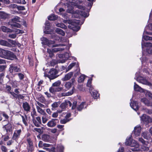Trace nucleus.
<instances>
[{
  "label": "nucleus",
  "mask_w": 152,
  "mask_h": 152,
  "mask_svg": "<svg viewBox=\"0 0 152 152\" xmlns=\"http://www.w3.org/2000/svg\"><path fill=\"white\" fill-rule=\"evenodd\" d=\"M69 2L66 3V6L67 7V12H68L75 14V12L73 10V6H76L77 8L79 9H83L84 10V7L80 5H79L80 4H81L83 2L82 0H67ZM76 13H79V12H76Z\"/></svg>",
  "instance_id": "1"
},
{
  "label": "nucleus",
  "mask_w": 152,
  "mask_h": 152,
  "mask_svg": "<svg viewBox=\"0 0 152 152\" xmlns=\"http://www.w3.org/2000/svg\"><path fill=\"white\" fill-rule=\"evenodd\" d=\"M63 22L66 23L68 24V28L72 29L73 31H78L80 28L79 26L80 21L77 20H74L73 21L71 20H64Z\"/></svg>",
  "instance_id": "2"
},
{
  "label": "nucleus",
  "mask_w": 152,
  "mask_h": 152,
  "mask_svg": "<svg viewBox=\"0 0 152 152\" xmlns=\"http://www.w3.org/2000/svg\"><path fill=\"white\" fill-rule=\"evenodd\" d=\"M130 142H128L127 140L125 142V144L126 145H130L132 148L131 149L133 151H136L139 150V145L137 142L134 140H132L131 136L129 137Z\"/></svg>",
  "instance_id": "3"
},
{
  "label": "nucleus",
  "mask_w": 152,
  "mask_h": 152,
  "mask_svg": "<svg viewBox=\"0 0 152 152\" xmlns=\"http://www.w3.org/2000/svg\"><path fill=\"white\" fill-rule=\"evenodd\" d=\"M41 40L42 41V45H47L50 47H58L59 46H64L65 45L64 44L53 45L54 42V41H50L47 39L46 38L44 37H42L41 38Z\"/></svg>",
  "instance_id": "4"
},
{
  "label": "nucleus",
  "mask_w": 152,
  "mask_h": 152,
  "mask_svg": "<svg viewBox=\"0 0 152 152\" xmlns=\"http://www.w3.org/2000/svg\"><path fill=\"white\" fill-rule=\"evenodd\" d=\"M57 70L54 69H50L48 74L45 72L44 76L48 77L50 80L53 79L57 77Z\"/></svg>",
  "instance_id": "5"
},
{
  "label": "nucleus",
  "mask_w": 152,
  "mask_h": 152,
  "mask_svg": "<svg viewBox=\"0 0 152 152\" xmlns=\"http://www.w3.org/2000/svg\"><path fill=\"white\" fill-rule=\"evenodd\" d=\"M134 79L137 82L142 84L148 86H150L151 85V83L145 78L140 76L138 73L137 72L135 74V77H134Z\"/></svg>",
  "instance_id": "6"
},
{
  "label": "nucleus",
  "mask_w": 152,
  "mask_h": 152,
  "mask_svg": "<svg viewBox=\"0 0 152 152\" xmlns=\"http://www.w3.org/2000/svg\"><path fill=\"white\" fill-rule=\"evenodd\" d=\"M144 46L149 47V48L147 49V51L148 53L152 54V43L149 42L144 43L143 39H142V48H144Z\"/></svg>",
  "instance_id": "7"
},
{
  "label": "nucleus",
  "mask_w": 152,
  "mask_h": 152,
  "mask_svg": "<svg viewBox=\"0 0 152 152\" xmlns=\"http://www.w3.org/2000/svg\"><path fill=\"white\" fill-rule=\"evenodd\" d=\"M26 140L28 143L27 147L28 152H32L34 150L33 143L31 139L29 138H27Z\"/></svg>",
  "instance_id": "8"
},
{
  "label": "nucleus",
  "mask_w": 152,
  "mask_h": 152,
  "mask_svg": "<svg viewBox=\"0 0 152 152\" xmlns=\"http://www.w3.org/2000/svg\"><path fill=\"white\" fill-rule=\"evenodd\" d=\"M139 140L142 144V146L141 149L144 151H147L149 150L148 143L147 142H146L143 139L140 138L139 139Z\"/></svg>",
  "instance_id": "9"
},
{
  "label": "nucleus",
  "mask_w": 152,
  "mask_h": 152,
  "mask_svg": "<svg viewBox=\"0 0 152 152\" xmlns=\"http://www.w3.org/2000/svg\"><path fill=\"white\" fill-rule=\"evenodd\" d=\"M64 49V48H57L53 49L52 50L48 49L47 52L49 54V56L50 57H53V52H57L58 51H62Z\"/></svg>",
  "instance_id": "10"
},
{
  "label": "nucleus",
  "mask_w": 152,
  "mask_h": 152,
  "mask_svg": "<svg viewBox=\"0 0 152 152\" xmlns=\"http://www.w3.org/2000/svg\"><path fill=\"white\" fill-rule=\"evenodd\" d=\"M141 120L146 124H148L152 122V119L148 116L144 114L140 117Z\"/></svg>",
  "instance_id": "11"
},
{
  "label": "nucleus",
  "mask_w": 152,
  "mask_h": 152,
  "mask_svg": "<svg viewBox=\"0 0 152 152\" xmlns=\"http://www.w3.org/2000/svg\"><path fill=\"white\" fill-rule=\"evenodd\" d=\"M71 54L68 53H64V54H60L59 55L60 58H62L63 59L62 60H59V63H64L65 62L66 60H67L71 56Z\"/></svg>",
  "instance_id": "12"
},
{
  "label": "nucleus",
  "mask_w": 152,
  "mask_h": 152,
  "mask_svg": "<svg viewBox=\"0 0 152 152\" xmlns=\"http://www.w3.org/2000/svg\"><path fill=\"white\" fill-rule=\"evenodd\" d=\"M21 129L16 130L14 132L12 139L14 140H17L20 137L21 133Z\"/></svg>",
  "instance_id": "13"
},
{
  "label": "nucleus",
  "mask_w": 152,
  "mask_h": 152,
  "mask_svg": "<svg viewBox=\"0 0 152 152\" xmlns=\"http://www.w3.org/2000/svg\"><path fill=\"white\" fill-rule=\"evenodd\" d=\"M32 121L34 125L37 127H39L42 123L41 118L39 116L32 118Z\"/></svg>",
  "instance_id": "14"
},
{
  "label": "nucleus",
  "mask_w": 152,
  "mask_h": 152,
  "mask_svg": "<svg viewBox=\"0 0 152 152\" xmlns=\"http://www.w3.org/2000/svg\"><path fill=\"white\" fill-rule=\"evenodd\" d=\"M141 130V127L139 125H138L134 127L133 132L136 137H137L140 135Z\"/></svg>",
  "instance_id": "15"
},
{
  "label": "nucleus",
  "mask_w": 152,
  "mask_h": 152,
  "mask_svg": "<svg viewBox=\"0 0 152 152\" xmlns=\"http://www.w3.org/2000/svg\"><path fill=\"white\" fill-rule=\"evenodd\" d=\"M140 59L141 60L142 64V66H145L147 67L149 66V65L151 64V63H149L148 62V60L146 59V57L143 55L142 58H140Z\"/></svg>",
  "instance_id": "16"
},
{
  "label": "nucleus",
  "mask_w": 152,
  "mask_h": 152,
  "mask_svg": "<svg viewBox=\"0 0 152 152\" xmlns=\"http://www.w3.org/2000/svg\"><path fill=\"white\" fill-rule=\"evenodd\" d=\"M73 75L72 72H70L65 75L61 79L63 81H66L69 80Z\"/></svg>",
  "instance_id": "17"
},
{
  "label": "nucleus",
  "mask_w": 152,
  "mask_h": 152,
  "mask_svg": "<svg viewBox=\"0 0 152 152\" xmlns=\"http://www.w3.org/2000/svg\"><path fill=\"white\" fill-rule=\"evenodd\" d=\"M4 56L7 57L11 60H12V59L16 57L15 56L13 53L7 50L6 51V53Z\"/></svg>",
  "instance_id": "18"
},
{
  "label": "nucleus",
  "mask_w": 152,
  "mask_h": 152,
  "mask_svg": "<svg viewBox=\"0 0 152 152\" xmlns=\"http://www.w3.org/2000/svg\"><path fill=\"white\" fill-rule=\"evenodd\" d=\"M57 120V119H51V120L48 122L47 125L50 127H53L55 126L56 125V122H55V121Z\"/></svg>",
  "instance_id": "19"
},
{
  "label": "nucleus",
  "mask_w": 152,
  "mask_h": 152,
  "mask_svg": "<svg viewBox=\"0 0 152 152\" xmlns=\"http://www.w3.org/2000/svg\"><path fill=\"white\" fill-rule=\"evenodd\" d=\"M141 101L146 106L152 107V102H150L148 99L146 98H143L141 99Z\"/></svg>",
  "instance_id": "20"
},
{
  "label": "nucleus",
  "mask_w": 152,
  "mask_h": 152,
  "mask_svg": "<svg viewBox=\"0 0 152 152\" xmlns=\"http://www.w3.org/2000/svg\"><path fill=\"white\" fill-rule=\"evenodd\" d=\"M62 88L61 87H57L56 88H53V86L50 87L49 88V91L52 94H54L55 92H59L62 89Z\"/></svg>",
  "instance_id": "21"
},
{
  "label": "nucleus",
  "mask_w": 152,
  "mask_h": 152,
  "mask_svg": "<svg viewBox=\"0 0 152 152\" xmlns=\"http://www.w3.org/2000/svg\"><path fill=\"white\" fill-rule=\"evenodd\" d=\"M130 106L133 110L136 111L138 109L139 107L138 103L136 101H133L132 102H131L130 104Z\"/></svg>",
  "instance_id": "22"
},
{
  "label": "nucleus",
  "mask_w": 152,
  "mask_h": 152,
  "mask_svg": "<svg viewBox=\"0 0 152 152\" xmlns=\"http://www.w3.org/2000/svg\"><path fill=\"white\" fill-rule=\"evenodd\" d=\"M22 106L24 110L27 112L29 111L30 109V107L28 103L27 102L23 103Z\"/></svg>",
  "instance_id": "23"
},
{
  "label": "nucleus",
  "mask_w": 152,
  "mask_h": 152,
  "mask_svg": "<svg viewBox=\"0 0 152 152\" xmlns=\"http://www.w3.org/2000/svg\"><path fill=\"white\" fill-rule=\"evenodd\" d=\"M92 96L95 99H97L98 97L99 96V94H98L97 91L93 89L92 91H89Z\"/></svg>",
  "instance_id": "24"
},
{
  "label": "nucleus",
  "mask_w": 152,
  "mask_h": 152,
  "mask_svg": "<svg viewBox=\"0 0 152 152\" xmlns=\"http://www.w3.org/2000/svg\"><path fill=\"white\" fill-rule=\"evenodd\" d=\"M0 44L2 45L7 46L8 47H10L11 45L7 41L4 40H0Z\"/></svg>",
  "instance_id": "25"
},
{
  "label": "nucleus",
  "mask_w": 152,
  "mask_h": 152,
  "mask_svg": "<svg viewBox=\"0 0 152 152\" xmlns=\"http://www.w3.org/2000/svg\"><path fill=\"white\" fill-rule=\"evenodd\" d=\"M1 28L2 31L4 32H11L13 31V30L10 29L4 26H1Z\"/></svg>",
  "instance_id": "26"
},
{
  "label": "nucleus",
  "mask_w": 152,
  "mask_h": 152,
  "mask_svg": "<svg viewBox=\"0 0 152 152\" xmlns=\"http://www.w3.org/2000/svg\"><path fill=\"white\" fill-rule=\"evenodd\" d=\"M12 127V125L10 123H8L5 125V127L7 132H10L11 130Z\"/></svg>",
  "instance_id": "27"
},
{
  "label": "nucleus",
  "mask_w": 152,
  "mask_h": 152,
  "mask_svg": "<svg viewBox=\"0 0 152 152\" xmlns=\"http://www.w3.org/2000/svg\"><path fill=\"white\" fill-rule=\"evenodd\" d=\"M8 15L6 13L0 11V19H5L8 17Z\"/></svg>",
  "instance_id": "28"
},
{
  "label": "nucleus",
  "mask_w": 152,
  "mask_h": 152,
  "mask_svg": "<svg viewBox=\"0 0 152 152\" xmlns=\"http://www.w3.org/2000/svg\"><path fill=\"white\" fill-rule=\"evenodd\" d=\"M72 85L70 81L66 82L64 84V86L65 88L66 91L69 90L71 87Z\"/></svg>",
  "instance_id": "29"
},
{
  "label": "nucleus",
  "mask_w": 152,
  "mask_h": 152,
  "mask_svg": "<svg viewBox=\"0 0 152 152\" xmlns=\"http://www.w3.org/2000/svg\"><path fill=\"white\" fill-rule=\"evenodd\" d=\"M142 137H143L145 139L149 140L150 138L149 134L147 132H145L142 133L141 134Z\"/></svg>",
  "instance_id": "30"
},
{
  "label": "nucleus",
  "mask_w": 152,
  "mask_h": 152,
  "mask_svg": "<svg viewBox=\"0 0 152 152\" xmlns=\"http://www.w3.org/2000/svg\"><path fill=\"white\" fill-rule=\"evenodd\" d=\"M92 79H90L88 81L87 84V86L88 87H89V91H92L93 89V88L91 85V81Z\"/></svg>",
  "instance_id": "31"
},
{
  "label": "nucleus",
  "mask_w": 152,
  "mask_h": 152,
  "mask_svg": "<svg viewBox=\"0 0 152 152\" xmlns=\"http://www.w3.org/2000/svg\"><path fill=\"white\" fill-rule=\"evenodd\" d=\"M42 138L43 140L45 142H48L49 140L50 137L49 135L44 134L42 135Z\"/></svg>",
  "instance_id": "32"
},
{
  "label": "nucleus",
  "mask_w": 152,
  "mask_h": 152,
  "mask_svg": "<svg viewBox=\"0 0 152 152\" xmlns=\"http://www.w3.org/2000/svg\"><path fill=\"white\" fill-rule=\"evenodd\" d=\"M21 116L23 123L26 126H27L28 125L27 123L28 120L27 116L25 115L24 116L21 115Z\"/></svg>",
  "instance_id": "33"
},
{
  "label": "nucleus",
  "mask_w": 152,
  "mask_h": 152,
  "mask_svg": "<svg viewBox=\"0 0 152 152\" xmlns=\"http://www.w3.org/2000/svg\"><path fill=\"white\" fill-rule=\"evenodd\" d=\"M36 108L37 111V112L41 114V115H45V113L44 111L40 108L37 105H36Z\"/></svg>",
  "instance_id": "34"
},
{
  "label": "nucleus",
  "mask_w": 152,
  "mask_h": 152,
  "mask_svg": "<svg viewBox=\"0 0 152 152\" xmlns=\"http://www.w3.org/2000/svg\"><path fill=\"white\" fill-rule=\"evenodd\" d=\"M56 31L57 34L63 36H64L65 34V32L62 29L59 28H57L56 30Z\"/></svg>",
  "instance_id": "35"
},
{
  "label": "nucleus",
  "mask_w": 152,
  "mask_h": 152,
  "mask_svg": "<svg viewBox=\"0 0 152 152\" xmlns=\"http://www.w3.org/2000/svg\"><path fill=\"white\" fill-rule=\"evenodd\" d=\"M65 11V10L64 9L62 8H60L59 10V12L58 13L60 15H61L64 18H66V14H63V12Z\"/></svg>",
  "instance_id": "36"
},
{
  "label": "nucleus",
  "mask_w": 152,
  "mask_h": 152,
  "mask_svg": "<svg viewBox=\"0 0 152 152\" xmlns=\"http://www.w3.org/2000/svg\"><path fill=\"white\" fill-rule=\"evenodd\" d=\"M57 16L54 14L50 15L48 18V20H54L57 19Z\"/></svg>",
  "instance_id": "37"
},
{
  "label": "nucleus",
  "mask_w": 152,
  "mask_h": 152,
  "mask_svg": "<svg viewBox=\"0 0 152 152\" xmlns=\"http://www.w3.org/2000/svg\"><path fill=\"white\" fill-rule=\"evenodd\" d=\"M56 26L57 27H60L61 28L66 29L67 28V26L64 24L62 23H58L56 24Z\"/></svg>",
  "instance_id": "38"
},
{
  "label": "nucleus",
  "mask_w": 152,
  "mask_h": 152,
  "mask_svg": "<svg viewBox=\"0 0 152 152\" xmlns=\"http://www.w3.org/2000/svg\"><path fill=\"white\" fill-rule=\"evenodd\" d=\"M86 77V76L84 75H81L78 78V82L80 83L83 82L84 81Z\"/></svg>",
  "instance_id": "39"
},
{
  "label": "nucleus",
  "mask_w": 152,
  "mask_h": 152,
  "mask_svg": "<svg viewBox=\"0 0 152 152\" xmlns=\"http://www.w3.org/2000/svg\"><path fill=\"white\" fill-rule=\"evenodd\" d=\"M85 106H86L85 103L84 102H82L77 107L78 110H81Z\"/></svg>",
  "instance_id": "40"
},
{
  "label": "nucleus",
  "mask_w": 152,
  "mask_h": 152,
  "mask_svg": "<svg viewBox=\"0 0 152 152\" xmlns=\"http://www.w3.org/2000/svg\"><path fill=\"white\" fill-rule=\"evenodd\" d=\"M10 69L14 70L15 72H19L20 71V69L17 66H11Z\"/></svg>",
  "instance_id": "41"
},
{
  "label": "nucleus",
  "mask_w": 152,
  "mask_h": 152,
  "mask_svg": "<svg viewBox=\"0 0 152 152\" xmlns=\"http://www.w3.org/2000/svg\"><path fill=\"white\" fill-rule=\"evenodd\" d=\"M31 115L32 117V118H35V116L37 115L36 112L34 108L32 109V111L31 112Z\"/></svg>",
  "instance_id": "42"
},
{
  "label": "nucleus",
  "mask_w": 152,
  "mask_h": 152,
  "mask_svg": "<svg viewBox=\"0 0 152 152\" xmlns=\"http://www.w3.org/2000/svg\"><path fill=\"white\" fill-rule=\"evenodd\" d=\"M14 2L17 3L18 4H25L26 2L25 0H13Z\"/></svg>",
  "instance_id": "43"
},
{
  "label": "nucleus",
  "mask_w": 152,
  "mask_h": 152,
  "mask_svg": "<svg viewBox=\"0 0 152 152\" xmlns=\"http://www.w3.org/2000/svg\"><path fill=\"white\" fill-rule=\"evenodd\" d=\"M61 83V81L59 80H57L52 84V86L53 87L59 86Z\"/></svg>",
  "instance_id": "44"
},
{
  "label": "nucleus",
  "mask_w": 152,
  "mask_h": 152,
  "mask_svg": "<svg viewBox=\"0 0 152 152\" xmlns=\"http://www.w3.org/2000/svg\"><path fill=\"white\" fill-rule=\"evenodd\" d=\"M10 25L12 28H14V27L20 28L21 26L20 24L17 23H13L12 24H10Z\"/></svg>",
  "instance_id": "45"
},
{
  "label": "nucleus",
  "mask_w": 152,
  "mask_h": 152,
  "mask_svg": "<svg viewBox=\"0 0 152 152\" xmlns=\"http://www.w3.org/2000/svg\"><path fill=\"white\" fill-rule=\"evenodd\" d=\"M74 89V88L73 87L71 91L68 92L67 93H64L63 94V95L64 96H68L72 95L73 93V89Z\"/></svg>",
  "instance_id": "46"
},
{
  "label": "nucleus",
  "mask_w": 152,
  "mask_h": 152,
  "mask_svg": "<svg viewBox=\"0 0 152 152\" xmlns=\"http://www.w3.org/2000/svg\"><path fill=\"white\" fill-rule=\"evenodd\" d=\"M7 50L0 48V56H5Z\"/></svg>",
  "instance_id": "47"
},
{
  "label": "nucleus",
  "mask_w": 152,
  "mask_h": 152,
  "mask_svg": "<svg viewBox=\"0 0 152 152\" xmlns=\"http://www.w3.org/2000/svg\"><path fill=\"white\" fill-rule=\"evenodd\" d=\"M64 149L63 146L61 145H58L57 147V150L60 152H63Z\"/></svg>",
  "instance_id": "48"
},
{
  "label": "nucleus",
  "mask_w": 152,
  "mask_h": 152,
  "mask_svg": "<svg viewBox=\"0 0 152 152\" xmlns=\"http://www.w3.org/2000/svg\"><path fill=\"white\" fill-rule=\"evenodd\" d=\"M20 80H22L24 77V75L22 73H18L17 74Z\"/></svg>",
  "instance_id": "49"
},
{
  "label": "nucleus",
  "mask_w": 152,
  "mask_h": 152,
  "mask_svg": "<svg viewBox=\"0 0 152 152\" xmlns=\"http://www.w3.org/2000/svg\"><path fill=\"white\" fill-rule=\"evenodd\" d=\"M59 61V60L58 61H57L55 60H53L50 62V65L51 66H53L54 65H55L57 63H59L58 62Z\"/></svg>",
  "instance_id": "50"
},
{
  "label": "nucleus",
  "mask_w": 152,
  "mask_h": 152,
  "mask_svg": "<svg viewBox=\"0 0 152 152\" xmlns=\"http://www.w3.org/2000/svg\"><path fill=\"white\" fill-rule=\"evenodd\" d=\"M28 59L30 65L31 66H33V61L32 57L31 56H28Z\"/></svg>",
  "instance_id": "51"
},
{
  "label": "nucleus",
  "mask_w": 152,
  "mask_h": 152,
  "mask_svg": "<svg viewBox=\"0 0 152 152\" xmlns=\"http://www.w3.org/2000/svg\"><path fill=\"white\" fill-rule=\"evenodd\" d=\"M144 39L145 40H152V37H150L147 36H144L143 35L142 36V39Z\"/></svg>",
  "instance_id": "52"
},
{
  "label": "nucleus",
  "mask_w": 152,
  "mask_h": 152,
  "mask_svg": "<svg viewBox=\"0 0 152 152\" xmlns=\"http://www.w3.org/2000/svg\"><path fill=\"white\" fill-rule=\"evenodd\" d=\"M69 121L70 120H67L65 118L64 119L61 120L60 121V123L61 124H65Z\"/></svg>",
  "instance_id": "53"
},
{
  "label": "nucleus",
  "mask_w": 152,
  "mask_h": 152,
  "mask_svg": "<svg viewBox=\"0 0 152 152\" xmlns=\"http://www.w3.org/2000/svg\"><path fill=\"white\" fill-rule=\"evenodd\" d=\"M145 111V112L149 114H152V109H143Z\"/></svg>",
  "instance_id": "54"
},
{
  "label": "nucleus",
  "mask_w": 152,
  "mask_h": 152,
  "mask_svg": "<svg viewBox=\"0 0 152 152\" xmlns=\"http://www.w3.org/2000/svg\"><path fill=\"white\" fill-rule=\"evenodd\" d=\"M43 149L47 151H51L53 152H54L55 151V148L54 147H52L50 149L45 148H44Z\"/></svg>",
  "instance_id": "55"
},
{
  "label": "nucleus",
  "mask_w": 152,
  "mask_h": 152,
  "mask_svg": "<svg viewBox=\"0 0 152 152\" xmlns=\"http://www.w3.org/2000/svg\"><path fill=\"white\" fill-rule=\"evenodd\" d=\"M1 149L2 152H6L7 151V149L4 146L1 145Z\"/></svg>",
  "instance_id": "56"
},
{
  "label": "nucleus",
  "mask_w": 152,
  "mask_h": 152,
  "mask_svg": "<svg viewBox=\"0 0 152 152\" xmlns=\"http://www.w3.org/2000/svg\"><path fill=\"white\" fill-rule=\"evenodd\" d=\"M50 23L49 21H46L45 23V25L46 26V27H45V28L47 29H49L50 27L49 26H50Z\"/></svg>",
  "instance_id": "57"
},
{
  "label": "nucleus",
  "mask_w": 152,
  "mask_h": 152,
  "mask_svg": "<svg viewBox=\"0 0 152 152\" xmlns=\"http://www.w3.org/2000/svg\"><path fill=\"white\" fill-rule=\"evenodd\" d=\"M39 101L41 102L44 103L45 102V99L44 96H41L39 98Z\"/></svg>",
  "instance_id": "58"
},
{
  "label": "nucleus",
  "mask_w": 152,
  "mask_h": 152,
  "mask_svg": "<svg viewBox=\"0 0 152 152\" xmlns=\"http://www.w3.org/2000/svg\"><path fill=\"white\" fill-rule=\"evenodd\" d=\"M75 63H73L70 64L67 67L68 70L71 69L72 68V67L75 65Z\"/></svg>",
  "instance_id": "59"
},
{
  "label": "nucleus",
  "mask_w": 152,
  "mask_h": 152,
  "mask_svg": "<svg viewBox=\"0 0 152 152\" xmlns=\"http://www.w3.org/2000/svg\"><path fill=\"white\" fill-rule=\"evenodd\" d=\"M20 19V18L19 17L16 16L12 19V20L13 22L18 21Z\"/></svg>",
  "instance_id": "60"
},
{
  "label": "nucleus",
  "mask_w": 152,
  "mask_h": 152,
  "mask_svg": "<svg viewBox=\"0 0 152 152\" xmlns=\"http://www.w3.org/2000/svg\"><path fill=\"white\" fill-rule=\"evenodd\" d=\"M70 82H71L72 85H75L76 84V81L74 78H72L71 80V81Z\"/></svg>",
  "instance_id": "61"
},
{
  "label": "nucleus",
  "mask_w": 152,
  "mask_h": 152,
  "mask_svg": "<svg viewBox=\"0 0 152 152\" xmlns=\"http://www.w3.org/2000/svg\"><path fill=\"white\" fill-rule=\"evenodd\" d=\"M77 103V102L76 101H75L73 102L72 106V109H74L76 108Z\"/></svg>",
  "instance_id": "62"
},
{
  "label": "nucleus",
  "mask_w": 152,
  "mask_h": 152,
  "mask_svg": "<svg viewBox=\"0 0 152 152\" xmlns=\"http://www.w3.org/2000/svg\"><path fill=\"white\" fill-rule=\"evenodd\" d=\"M14 31L17 33V34H22L23 33V31L22 30H19L18 29H15V30Z\"/></svg>",
  "instance_id": "63"
},
{
  "label": "nucleus",
  "mask_w": 152,
  "mask_h": 152,
  "mask_svg": "<svg viewBox=\"0 0 152 152\" xmlns=\"http://www.w3.org/2000/svg\"><path fill=\"white\" fill-rule=\"evenodd\" d=\"M58 103L55 102L52 104V106L53 108H56L58 106Z\"/></svg>",
  "instance_id": "64"
}]
</instances>
